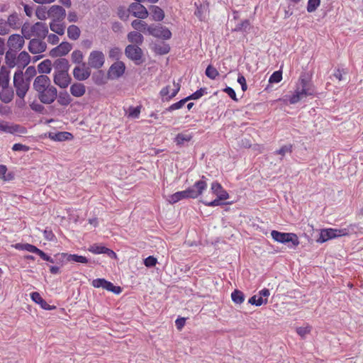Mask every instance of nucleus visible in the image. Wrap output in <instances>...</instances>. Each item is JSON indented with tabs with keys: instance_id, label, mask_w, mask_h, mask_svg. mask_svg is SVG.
Wrapping results in <instances>:
<instances>
[{
	"instance_id": "f257e3e1",
	"label": "nucleus",
	"mask_w": 363,
	"mask_h": 363,
	"mask_svg": "<svg viewBox=\"0 0 363 363\" xmlns=\"http://www.w3.org/2000/svg\"><path fill=\"white\" fill-rule=\"evenodd\" d=\"M33 87L36 92V96L44 104H51L57 99V90L51 84L50 79L47 75L40 74L36 77Z\"/></svg>"
},
{
	"instance_id": "f03ea898",
	"label": "nucleus",
	"mask_w": 363,
	"mask_h": 363,
	"mask_svg": "<svg viewBox=\"0 0 363 363\" xmlns=\"http://www.w3.org/2000/svg\"><path fill=\"white\" fill-rule=\"evenodd\" d=\"M313 94L314 89L311 79L305 73L302 74L297 83L294 94L289 99V102L291 104H295L308 96L313 95Z\"/></svg>"
},
{
	"instance_id": "7ed1b4c3",
	"label": "nucleus",
	"mask_w": 363,
	"mask_h": 363,
	"mask_svg": "<svg viewBox=\"0 0 363 363\" xmlns=\"http://www.w3.org/2000/svg\"><path fill=\"white\" fill-rule=\"evenodd\" d=\"M13 86L16 89V95L21 99L26 96L29 87V80L25 79L21 71L16 72L13 76Z\"/></svg>"
},
{
	"instance_id": "20e7f679",
	"label": "nucleus",
	"mask_w": 363,
	"mask_h": 363,
	"mask_svg": "<svg viewBox=\"0 0 363 363\" xmlns=\"http://www.w3.org/2000/svg\"><path fill=\"white\" fill-rule=\"evenodd\" d=\"M271 235L272 239L279 243H291V245H289L291 248L298 246V238L295 233H281L276 230H272Z\"/></svg>"
},
{
	"instance_id": "39448f33",
	"label": "nucleus",
	"mask_w": 363,
	"mask_h": 363,
	"mask_svg": "<svg viewBox=\"0 0 363 363\" xmlns=\"http://www.w3.org/2000/svg\"><path fill=\"white\" fill-rule=\"evenodd\" d=\"M125 55L136 65H140L144 62L143 51L138 45H128L125 48Z\"/></svg>"
},
{
	"instance_id": "423d86ee",
	"label": "nucleus",
	"mask_w": 363,
	"mask_h": 363,
	"mask_svg": "<svg viewBox=\"0 0 363 363\" xmlns=\"http://www.w3.org/2000/svg\"><path fill=\"white\" fill-rule=\"evenodd\" d=\"M147 32L153 37L162 38L163 40H169L172 37L171 31L166 27L158 24H152L147 28Z\"/></svg>"
},
{
	"instance_id": "0eeeda50",
	"label": "nucleus",
	"mask_w": 363,
	"mask_h": 363,
	"mask_svg": "<svg viewBox=\"0 0 363 363\" xmlns=\"http://www.w3.org/2000/svg\"><path fill=\"white\" fill-rule=\"evenodd\" d=\"M105 62V55L103 52L99 50H93L90 52L88 57V65L89 68L96 69H101Z\"/></svg>"
},
{
	"instance_id": "6e6552de",
	"label": "nucleus",
	"mask_w": 363,
	"mask_h": 363,
	"mask_svg": "<svg viewBox=\"0 0 363 363\" xmlns=\"http://www.w3.org/2000/svg\"><path fill=\"white\" fill-rule=\"evenodd\" d=\"M207 179L206 177H201V179L196 182L194 186L186 189V191L191 196V199L199 198L201 196L203 192L207 189Z\"/></svg>"
},
{
	"instance_id": "1a4fd4ad",
	"label": "nucleus",
	"mask_w": 363,
	"mask_h": 363,
	"mask_svg": "<svg viewBox=\"0 0 363 363\" xmlns=\"http://www.w3.org/2000/svg\"><path fill=\"white\" fill-rule=\"evenodd\" d=\"M128 11L134 17L140 19H145L148 16V11L147 9L139 2L130 4Z\"/></svg>"
},
{
	"instance_id": "9d476101",
	"label": "nucleus",
	"mask_w": 363,
	"mask_h": 363,
	"mask_svg": "<svg viewBox=\"0 0 363 363\" xmlns=\"http://www.w3.org/2000/svg\"><path fill=\"white\" fill-rule=\"evenodd\" d=\"M25 43V40L23 39V37H22L19 34H13L9 36L8 41H7V45L9 47V49L14 50V51H19L22 49Z\"/></svg>"
},
{
	"instance_id": "9b49d317",
	"label": "nucleus",
	"mask_w": 363,
	"mask_h": 363,
	"mask_svg": "<svg viewBox=\"0 0 363 363\" xmlns=\"http://www.w3.org/2000/svg\"><path fill=\"white\" fill-rule=\"evenodd\" d=\"M41 38L31 39L28 44V50L33 54H39L45 51L46 43Z\"/></svg>"
},
{
	"instance_id": "f8f14e48",
	"label": "nucleus",
	"mask_w": 363,
	"mask_h": 363,
	"mask_svg": "<svg viewBox=\"0 0 363 363\" xmlns=\"http://www.w3.org/2000/svg\"><path fill=\"white\" fill-rule=\"evenodd\" d=\"M180 81H181V79H179V82H177V83H176L175 81L173 82L174 88L172 89L171 94H169V90H170L169 85H167L161 89L160 94L162 97L163 101H169L170 99L174 98L177 94V93L179 91L180 87H181Z\"/></svg>"
},
{
	"instance_id": "ddd939ff",
	"label": "nucleus",
	"mask_w": 363,
	"mask_h": 363,
	"mask_svg": "<svg viewBox=\"0 0 363 363\" xmlns=\"http://www.w3.org/2000/svg\"><path fill=\"white\" fill-rule=\"evenodd\" d=\"M53 81L60 88L65 89L71 83L72 78L68 72L54 73Z\"/></svg>"
},
{
	"instance_id": "4468645a",
	"label": "nucleus",
	"mask_w": 363,
	"mask_h": 363,
	"mask_svg": "<svg viewBox=\"0 0 363 363\" xmlns=\"http://www.w3.org/2000/svg\"><path fill=\"white\" fill-rule=\"evenodd\" d=\"M48 16L52 18V21H62L66 16V11L61 6H52L48 10Z\"/></svg>"
},
{
	"instance_id": "2eb2a0df",
	"label": "nucleus",
	"mask_w": 363,
	"mask_h": 363,
	"mask_svg": "<svg viewBox=\"0 0 363 363\" xmlns=\"http://www.w3.org/2000/svg\"><path fill=\"white\" fill-rule=\"evenodd\" d=\"M88 252L93 253L94 255H101L104 254L111 258H116V254L112 250L106 248L105 246L100 245L98 244H94L87 248Z\"/></svg>"
},
{
	"instance_id": "dca6fc26",
	"label": "nucleus",
	"mask_w": 363,
	"mask_h": 363,
	"mask_svg": "<svg viewBox=\"0 0 363 363\" xmlns=\"http://www.w3.org/2000/svg\"><path fill=\"white\" fill-rule=\"evenodd\" d=\"M34 37L44 39L48 34V28L45 23L37 22L31 26Z\"/></svg>"
},
{
	"instance_id": "f3484780",
	"label": "nucleus",
	"mask_w": 363,
	"mask_h": 363,
	"mask_svg": "<svg viewBox=\"0 0 363 363\" xmlns=\"http://www.w3.org/2000/svg\"><path fill=\"white\" fill-rule=\"evenodd\" d=\"M72 49V45L68 42H62L58 46L52 49L50 55L52 57H58L66 55Z\"/></svg>"
},
{
	"instance_id": "a211bd4d",
	"label": "nucleus",
	"mask_w": 363,
	"mask_h": 363,
	"mask_svg": "<svg viewBox=\"0 0 363 363\" xmlns=\"http://www.w3.org/2000/svg\"><path fill=\"white\" fill-rule=\"evenodd\" d=\"M90 75V68L89 67H86L84 63H82V67L77 66L73 70L74 77L79 81L86 80Z\"/></svg>"
},
{
	"instance_id": "6ab92c4d",
	"label": "nucleus",
	"mask_w": 363,
	"mask_h": 363,
	"mask_svg": "<svg viewBox=\"0 0 363 363\" xmlns=\"http://www.w3.org/2000/svg\"><path fill=\"white\" fill-rule=\"evenodd\" d=\"M125 69V67L123 62H115L109 68L108 75L111 78H118L123 74Z\"/></svg>"
},
{
	"instance_id": "aec40b11",
	"label": "nucleus",
	"mask_w": 363,
	"mask_h": 363,
	"mask_svg": "<svg viewBox=\"0 0 363 363\" xmlns=\"http://www.w3.org/2000/svg\"><path fill=\"white\" fill-rule=\"evenodd\" d=\"M54 68V73L68 72L69 69V64L65 58H58L52 64Z\"/></svg>"
},
{
	"instance_id": "412c9836",
	"label": "nucleus",
	"mask_w": 363,
	"mask_h": 363,
	"mask_svg": "<svg viewBox=\"0 0 363 363\" xmlns=\"http://www.w3.org/2000/svg\"><path fill=\"white\" fill-rule=\"evenodd\" d=\"M333 238H336V234L334 233L333 228H325L320 230V237L318 238L317 242L324 243Z\"/></svg>"
},
{
	"instance_id": "4be33fe9",
	"label": "nucleus",
	"mask_w": 363,
	"mask_h": 363,
	"mask_svg": "<svg viewBox=\"0 0 363 363\" xmlns=\"http://www.w3.org/2000/svg\"><path fill=\"white\" fill-rule=\"evenodd\" d=\"M127 39L130 45H138V46H140L143 45L144 42L143 35L138 32V31H131L128 33Z\"/></svg>"
},
{
	"instance_id": "5701e85b",
	"label": "nucleus",
	"mask_w": 363,
	"mask_h": 363,
	"mask_svg": "<svg viewBox=\"0 0 363 363\" xmlns=\"http://www.w3.org/2000/svg\"><path fill=\"white\" fill-rule=\"evenodd\" d=\"M184 199H191V194L188 193L186 189L182 191H177L175 194H172L169 197L168 201L170 203H176Z\"/></svg>"
},
{
	"instance_id": "b1692460",
	"label": "nucleus",
	"mask_w": 363,
	"mask_h": 363,
	"mask_svg": "<svg viewBox=\"0 0 363 363\" xmlns=\"http://www.w3.org/2000/svg\"><path fill=\"white\" fill-rule=\"evenodd\" d=\"M70 93L72 96L75 97H81L86 92V86L82 83H74L70 86Z\"/></svg>"
},
{
	"instance_id": "393cba45",
	"label": "nucleus",
	"mask_w": 363,
	"mask_h": 363,
	"mask_svg": "<svg viewBox=\"0 0 363 363\" xmlns=\"http://www.w3.org/2000/svg\"><path fill=\"white\" fill-rule=\"evenodd\" d=\"M30 298L35 303L40 305L41 308L45 309V310H52L53 309V306H50L45 300H44L41 295L38 292H33L30 294Z\"/></svg>"
},
{
	"instance_id": "a878e982",
	"label": "nucleus",
	"mask_w": 363,
	"mask_h": 363,
	"mask_svg": "<svg viewBox=\"0 0 363 363\" xmlns=\"http://www.w3.org/2000/svg\"><path fill=\"white\" fill-rule=\"evenodd\" d=\"M14 96V92L12 89L7 87L2 88L0 91V99L2 102L8 104L11 102Z\"/></svg>"
},
{
	"instance_id": "bb28decb",
	"label": "nucleus",
	"mask_w": 363,
	"mask_h": 363,
	"mask_svg": "<svg viewBox=\"0 0 363 363\" xmlns=\"http://www.w3.org/2000/svg\"><path fill=\"white\" fill-rule=\"evenodd\" d=\"M9 74L10 71L4 66H2L0 69V86L2 88L9 86Z\"/></svg>"
},
{
	"instance_id": "cd10ccee",
	"label": "nucleus",
	"mask_w": 363,
	"mask_h": 363,
	"mask_svg": "<svg viewBox=\"0 0 363 363\" xmlns=\"http://www.w3.org/2000/svg\"><path fill=\"white\" fill-rule=\"evenodd\" d=\"M49 137L55 141H65L72 138V135L68 132L50 133Z\"/></svg>"
},
{
	"instance_id": "c85d7f7f",
	"label": "nucleus",
	"mask_w": 363,
	"mask_h": 363,
	"mask_svg": "<svg viewBox=\"0 0 363 363\" xmlns=\"http://www.w3.org/2000/svg\"><path fill=\"white\" fill-rule=\"evenodd\" d=\"M228 199V192H223V194H220V196H217L216 199L211 201H204L203 203L205 204L206 206H219L223 204L222 202Z\"/></svg>"
},
{
	"instance_id": "c756f323",
	"label": "nucleus",
	"mask_w": 363,
	"mask_h": 363,
	"mask_svg": "<svg viewBox=\"0 0 363 363\" xmlns=\"http://www.w3.org/2000/svg\"><path fill=\"white\" fill-rule=\"evenodd\" d=\"M15 248L19 250L28 251L30 252H33L35 255H38L42 250L35 246L28 244V243H16L15 245Z\"/></svg>"
},
{
	"instance_id": "7c9ffc66",
	"label": "nucleus",
	"mask_w": 363,
	"mask_h": 363,
	"mask_svg": "<svg viewBox=\"0 0 363 363\" xmlns=\"http://www.w3.org/2000/svg\"><path fill=\"white\" fill-rule=\"evenodd\" d=\"M150 9L152 12V20L161 21L164 19V13L161 8L157 6H151Z\"/></svg>"
},
{
	"instance_id": "2f4dec72",
	"label": "nucleus",
	"mask_w": 363,
	"mask_h": 363,
	"mask_svg": "<svg viewBox=\"0 0 363 363\" xmlns=\"http://www.w3.org/2000/svg\"><path fill=\"white\" fill-rule=\"evenodd\" d=\"M16 51L10 49H9V50L6 52V63L11 68L14 67L16 65Z\"/></svg>"
},
{
	"instance_id": "473e14b6",
	"label": "nucleus",
	"mask_w": 363,
	"mask_h": 363,
	"mask_svg": "<svg viewBox=\"0 0 363 363\" xmlns=\"http://www.w3.org/2000/svg\"><path fill=\"white\" fill-rule=\"evenodd\" d=\"M61 21H51L50 23V28L52 31L57 33V35H62L65 33V25L61 23Z\"/></svg>"
},
{
	"instance_id": "72a5a7b5",
	"label": "nucleus",
	"mask_w": 363,
	"mask_h": 363,
	"mask_svg": "<svg viewBox=\"0 0 363 363\" xmlns=\"http://www.w3.org/2000/svg\"><path fill=\"white\" fill-rule=\"evenodd\" d=\"M52 62L47 59L38 65V71L41 74H49L52 70Z\"/></svg>"
},
{
	"instance_id": "f704fd0d",
	"label": "nucleus",
	"mask_w": 363,
	"mask_h": 363,
	"mask_svg": "<svg viewBox=\"0 0 363 363\" xmlns=\"http://www.w3.org/2000/svg\"><path fill=\"white\" fill-rule=\"evenodd\" d=\"M57 103L64 106H68L71 101L72 99L69 96V94L67 91L60 92V94L57 96Z\"/></svg>"
},
{
	"instance_id": "c9c22d12",
	"label": "nucleus",
	"mask_w": 363,
	"mask_h": 363,
	"mask_svg": "<svg viewBox=\"0 0 363 363\" xmlns=\"http://www.w3.org/2000/svg\"><path fill=\"white\" fill-rule=\"evenodd\" d=\"M80 29L75 25H71L67 28V35L71 40H77L80 36Z\"/></svg>"
},
{
	"instance_id": "e433bc0d",
	"label": "nucleus",
	"mask_w": 363,
	"mask_h": 363,
	"mask_svg": "<svg viewBox=\"0 0 363 363\" xmlns=\"http://www.w3.org/2000/svg\"><path fill=\"white\" fill-rule=\"evenodd\" d=\"M231 300L235 304H242L245 300L244 294L238 289L234 290L231 294Z\"/></svg>"
},
{
	"instance_id": "4c0bfd02",
	"label": "nucleus",
	"mask_w": 363,
	"mask_h": 363,
	"mask_svg": "<svg viewBox=\"0 0 363 363\" xmlns=\"http://www.w3.org/2000/svg\"><path fill=\"white\" fill-rule=\"evenodd\" d=\"M131 26L137 31L145 32L149 26L145 21L136 19L132 21Z\"/></svg>"
},
{
	"instance_id": "58836bf2",
	"label": "nucleus",
	"mask_w": 363,
	"mask_h": 363,
	"mask_svg": "<svg viewBox=\"0 0 363 363\" xmlns=\"http://www.w3.org/2000/svg\"><path fill=\"white\" fill-rule=\"evenodd\" d=\"M21 33L23 35L21 36L23 37V39L26 38L31 40V38L34 36L32 28L28 23H25L23 25L21 28Z\"/></svg>"
},
{
	"instance_id": "ea45409f",
	"label": "nucleus",
	"mask_w": 363,
	"mask_h": 363,
	"mask_svg": "<svg viewBox=\"0 0 363 363\" xmlns=\"http://www.w3.org/2000/svg\"><path fill=\"white\" fill-rule=\"evenodd\" d=\"M247 303L253 306H260L262 304L268 303V300L267 298H262L261 296H258L257 295H254L250 298Z\"/></svg>"
},
{
	"instance_id": "a19ab883",
	"label": "nucleus",
	"mask_w": 363,
	"mask_h": 363,
	"mask_svg": "<svg viewBox=\"0 0 363 363\" xmlns=\"http://www.w3.org/2000/svg\"><path fill=\"white\" fill-rule=\"evenodd\" d=\"M6 167L4 164L0 165V179L4 180L5 182L11 181L13 179V175L12 173H7Z\"/></svg>"
},
{
	"instance_id": "79ce46f5",
	"label": "nucleus",
	"mask_w": 363,
	"mask_h": 363,
	"mask_svg": "<svg viewBox=\"0 0 363 363\" xmlns=\"http://www.w3.org/2000/svg\"><path fill=\"white\" fill-rule=\"evenodd\" d=\"M68 261L82 263V264H87L88 263V259L86 257H84L82 255H79L77 254H69Z\"/></svg>"
},
{
	"instance_id": "37998d69",
	"label": "nucleus",
	"mask_w": 363,
	"mask_h": 363,
	"mask_svg": "<svg viewBox=\"0 0 363 363\" xmlns=\"http://www.w3.org/2000/svg\"><path fill=\"white\" fill-rule=\"evenodd\" d=\"M68 253H58L54 255V258H55V263L57 264L63 265L68 261Z\"/></svg>"
},
{
	"instance_id": "c03bdc74",
	"label": "nucleus",
	"mask_w": 363,
	"mask_h": 363,
	"mask_svg": "<svg viewBox=\"0 0 363 363\" xmlns=\"http://www.w3.org/2000/svg\"><path fill=\"white\" fill-rule=\"evenodd\" d=\"M102 289L107 290L108 291H111L116 294H120L121 292V288L120 286H116L113 285L112 283L109 281H106L104 286Z\"/></svg>"
},
{
	"instance_id": "a18cd8bd",
	"label": "nucleus",
	"mask_w": 363,
	"mask_h": 363,
	"mask_svg": "<svg viewBox=\"0 0 363 363\" xmlns=\"http://www.w3.org/2000/svg\"><path fill=\"white\" fill-rule=\"evenodd\" d=\"M84 55L80 50H74L72 52L71 58L72 61L75 64H80L82 62Z\"/></svg>"
},
{
	"instance_id": "49530a36",
	"label": "nucleus",
	"mask_w": 363,
	"mask_h": 363,
	"mask_svg": "<svg viewBox=\"0 0 363 363\" xmlns=\"http://www.w3.org/2000/svg\"><path fill=\"white\" fill-rule=\"evenodd\" d=\"M188 101L187 98H184L169 106L166 108V111H172L177 109H179L183 107V106Z\"/></svg>"
},
{
	"instance_id": "de8ad7c7",
	"label": "nucleus",
	"mask_w": 363,
	"mask_h": 363,
	"mask_svg": "<svg viewBox=\"0 0 363 363\" xmlns=\"http://www.w3.org/2000/svg\"><path fill=\"white\" fill-rule=\"evenodd\" d=\"M170 50L169 46L167 44L161 43L155 45V51L160 55H164L169 52Z\"/></svg>"
},
{
	"instance_id": "09e8293b",
	"label": "nucleus",
	"mask_w": 363,
	"mask_h": 363,
	"mask_svg": "<svg viewBox=\"0 0 363 363\" xmlns=\"http://www.w3.org/2000/svg\"><path fill=\"white\" fill-rule=\"evenodd\" d=\"M211 191L213 194L216 195V196H219L222 193L226 192L220 183L213 182L211 184Z\"/></svg>"
},
{
	"instance_id": "8fccbe9b",
	"label": "nucleus",
	"mask_w": 363,
	"mask_h": 363,
	"mask_svg": "<svg viewBox=\"0 0 363 363\" xmlns=\"http://www.w3.org/2000/svg\"><path fill=\"white\" fill-rule=\"evenodd\" d=\"M30 55L26 51L21 52L18 57V61L23 66L27 65L30 62Z\"/></svg>"
},
{
	"instance_id": "3c124183",
	"label": "nucleus",
	"mask_w": 363,
	"mask_h": 363,
	"mask_svg": "<svg viewBox=\"0 0 363 363\" xmlns=\"http://www.w3.org/2000/svg\"><path fill=\"white\" fill-rule=\"evenodd\" d=\"M206 75L211 79H214L217 76L219 75V72L218 70L213 67L212 65H208L206 69Z\"/></svg>"
},
{
	"instance_id": "603ef678",
	"label": "nucleus",
	"mask_w": 363,
	"mask_h": 363,
	"mask_svg": "<svg viewBox=\"0 0 363 363\" xmlns=\"http://www.w3.org/2000/svg\"><path fill=\"white\" fill-rule=\"evenodd\" d=\"M35 15L40 20H46L48 16V11L45 7H38L36 9Z\"/></svg>"
},
{
	"instance_id": "864d4df0",
	"label": "nucleus",
	"mask_w": 363,
	"mask_h": 363,
	"mask_svg": "<svg viewBox=\"0 0 363 363\" xmlns=\"http://www.w3.org/2000/svg\"><path fill=\"white\" fill-rule=\"evenodd\" d=\"M320 0H308L307 5V11L309 13L314 12L320 6Z\"/></svg>"
},
{
	"instance_id": "5fc2aeb1",
	"label": "nucleus",
	"mask_w": 363,
	"mask_h": 363,
	"mask_svg": "<svg viewBox=\"0 0 363 363\" xmlns=\"http://www.w3.org/2000/svg\"><path fill=\"white\" fill-rule=\"evenodd\" d=\"M206 88H201L200 89L197 90L196 91H195L190 96H187L186 98H187L188 101L199 99L201 96H203L205 93H206Z\"/></svg>"
},
{
	"instance_id": "6e6d98bb",
	"label": "nucleus",
	"mask_w": 363,
	"mask_h": 363,
	"mask_svg": "<svg viewBox=\"0 0 363 363\" xmlns=\"http://www.w3.org/2000/svg\"><path fill=\"white\" fill-rule=\"evenodd\" d=\"M282 79V72L281 70L274 72L269 77V82L278 83Z\"/></svg>"
},
{
	"instance_id": "4d7b16f0",
	"label": "nucleus",
	"mask_w": 363,
	"mask_h": 363,
	"mask_svg": "<svg viewBox=\"0 0 363 363\" xmlns=\"http://www.w3.org/2000/svg\"><path fill=\"white\" fill-rule=\"evenodd\" d=\"M333 230H335V233L336 234V238L349 236V235H352L347 227L340 228H333Z\"/></svg>"
},
{
	"instance_id": "13d9d810",
	"label": "nucleus",
	"mask_w": 363,
	"mask_h": 363,
	"mask_svg": "<svg viewBox=\"0 0 363 363\" xmlns=\"http://www.w3.org/2000/svg\"><path fill=\"white\" fill-rule=\"evenodd\" d=\"M140 113V106L133 107L128 108V116L133 118H138Z\"/></svg>"
},
{
	"instance_id": "bf43d9fd",
	"label": "nucleus",
	"mask_w": 363,
	"mask_h": 363,
	"mask_svg": "<svg viewBox=\"0 0 363 363\" xmlns=\"http://www.w3.org/2000/svg\"><path fill=\"white\" fill-rule=\"evenodd\" d=\"M128 13V11H126L123 6H119L118 8L117 14L122 21L128 20L129 17Z\"/></svg>"
},
{
	"instance_id": "052dcab7",
	"label": "nucleus",
	"mask_w": 363,
	"mask_h": 363,
	"mask_svg": "<svg viewBox=\"0 0 363 363\" xmlns=\"http://www.w3.org/2000/svg\"><path fill=\"white\" fill-rule=\"evenodd\" d=\"M18 20V15L16 13H13V14H11L9 17H8V19H7V24L9 25V28H16V23H17V21Z\"/></svg>"
},
{
	"instance_id": "680f3d73",
	"label": "nucleus",
	"mask_w": 363,
	"mask_h": 363,
	"mask_svg": "<svg viewBox=\"0 0 363 363\" xmlns=\"http://www.w3.org/2000/svg\"><path fill=\"white\" fill-rule=\"evenodd\" d=\"M10 28L7 22L4 19H0V35H4L9 33Z\"/></svg>"
},
{
	"instance_id": "e2e57ef3",
	"label": "nucleus",
	"mask_w": 363,
	"mask_h": 363,
	"mask_svg": "<svg viewBox=\"0 0 363 363\" xmlns=\"http://www.w3.org/2000/svg\"><path fill=\"white\" fill-rule=\"evenodd\" d=\"M191 137L189 135L179 133L176 137V142L178 145L183 144L184 142L189 141Z\"/></svg>"
},
{
	"instance_id": "0e129e2a",
	"label": "nucleus",
	"mask_w": 363,
	"mask_h": 363,
	"mask_svg": "<svg viewBox=\"0 0 363 363\" xmlns=\"http://www.w3.org/2000/svg\"><path fill=\"white\" fill-rule=\"evenodd\" d=\"M296 331H297L298 335H301V337L302 338H304L306 336V335L310 333L311 327L310 326L298 327L297 329H296Z\"/></svg>"
},
{
	"instance_id": "69168bd1",
	"label": "nucleus",
	"mask_w": 363,
	"mask_h": 363,
	"mask_svg": "<svg viewBox=\"0 0 363 363\" xmlns=\"http://www.w3.org/2000/svg\"><path fill=\"white\" fill-rule=\"evenodd\" d=\"M35 74H36V69H35V67L30 66L26 69V70L25 72V76L26 77V78H25V79H28L30 82V79L32 77H33Z\"/></svg>"
},
{
	"instance_id": "338daca9",
	"label": "nucleus",
	"mask_w": 363,
	"mask_h": 363,
	"mask_svg": "<svg viewBox=\"0 0 363 363\" xmlns=\"http://www.w3.org/2000/svg\"><path fill=\"white\" fill-rule=\"evenodd\" d=\"M157 258L153 256H149L145 258V267H153L155 264H157Z\"/></svg>"
},
{
	"instance_id": "774afa93",
	"label": "nucleus",
	"mask_w": 363,
	"mask_h": 363,
	"mask_svg": "<svg viewBox=\"0 0 363 363\" xmlns=\"http://www.w3.org/2000/svg\"><path fill=\"white\" fill-rule=\"evenodd\" d=\"M121 55V50L118 48H113L109 50L108 57L111 59L118 60Z\"/></svg>"
}]
</instances>
